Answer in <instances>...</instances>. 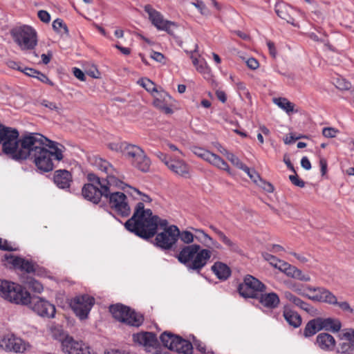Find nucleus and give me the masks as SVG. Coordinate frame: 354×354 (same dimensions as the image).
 <instances>
[{
  "mask_svg": "<svg viewBox=\"0 0 354 354\" xmlns=\"http://www.w3.org/2000/svg\"><path fill=\"white\" fill-rule=\"evenodd\" d=\"M22 147L24 150L18 162L30 160L41 172L53 170V158L57 161L64 158V147L40 133H32L30 139L23 142Z\"/></svg>",
  "mask_w": 354,
  "mask_h": 354,
  "instance_id": "obj_1",
  "label": "nucleus"
},
{
  "mask_svg": "<svg viewBox=\"0 0 354 354\" xmlns=\"http://www.w3.org/2000/svg\"><path fill=\"white\" fill-rule=\"evenodd\" d=\"M168 222L153 215L150 209H145L143 203H137L132 216L124 223L125 228L144 239L153 237L157 232L158 226L167 228Z\"/></svg>",
  "mask_w": 354,
  "mask_h": 354,
  "instance_id": "obj_2",
  "label": "nucleus"
},
{
  "mask_svg": "<svg viewBox=\"0 0 354 354\" xmlns=\"http://www.w3.org/2000/svg\"><path fill=\"white\" fill-rule=\"evenodd\" d=\"M32 133L19 136V131L10 127L0 124V145L1 153L7 158L18 162L23 153V142L30 139Z\"/></svg>",
  "mask_w": 354,
  "mask_h": 354,
  "instance_id": "obj_3",
  "label": "nucleus"
},
{
  "mask_svg": "<svg viewBox=\"0 0 354 354\" xmlns=\"http://www.w3.org/2000/svg\"><path fill=\"white\" fill-rule=\"evenodd\" d=\"M217 252L212 248H203L198 244H191L183 246L177 254V259L180 263L187 264L192 262L190 266H206L217 259Z\"/></svg>",
  "mask_w": 354,
  "mask_h": 354,
  "instance_id": "obj_4",
  "label": "nucleus"
},
{
  "mask_svg": "<svg viewBox=\"0 0 354 354\" xmlns=\"http://www.w3.org/2000/svg\"><path fill=\"white\" fill-rule=\"evenodd\" d=\"M0 297L16 305L26 306L29 303V292L21 285L6 279H0Z\"/></svg>",
  "mask_w": 354,
  "mask_h": 354,
  "instance_id": "obj_5",
  "label": "nucleus"
},
{
  "mask_svg": "<svg viewBox=\"0 0 354 354\" xmlns=\"http://www.w3.org/2000/svg\"><path fill=\"white\" fill-rule=\"evenodd\" d=\"M21 283L26 284L32 292L41 293L44 286L35 276L50 278L48 272L44 267H13Z\"/></svg>",
  "mask_w": 354,
  "mask_h": 354,
  "instance_id": "obj_6",
  "label": "nucleus"
},
{
  "mask_svg": "<svg viewBox=\"0 0 354 354\" xmlns=\"http://www.w3.org/2000/svg\"><path fill=\"white\" fill-rule=\"evenodd\" d=\"M122 150L123 151L122 156L133 167L142 172L149 171L151 160L141 147L127 143Z\"/></svg>",
  "mask_w": 354,
  "mask_h": 354,
  "instance_id": "obj_7",
  "label": "nucleus"
},
{
  "mask_svg": "<svg viewBox=\"0 0 354 354\" xmlns=\"http://www.w3.org/2000/svg\"><path fill=\"white\" fill-rule=\"evenodd\" d=\"M14 41L21 50H32L37 44V32L31 26L24 25L10 31Z\"/></svg>",
  "mask_w": 354,
  "mask_h": 354,
  "instance_id": "obj_8",
  "label": "nucleus"
},
{
  "mask_svg": "<svg viewBox=\"0 0 354 354\" xmlns=\"http://www.w3.org/2000/svg\"><path fill=\"white\" fill-rule=\"evenodd\" d=\"M109 311L116 320L129 326L139 327L143 322L142 315L120 304L111 305Z\"/></svg>",
  "mask_w": 354,
  "mask_h": 354,
  "instance_id": "obj_9",
  "label": "nucleus"
},
{
  "mask_svg": "<svg viewBox=\"0 0 354 354\" xmlns=\"http://www.w3.org/2000/svg\"><path fill=\"white\" fill-rule=\"evenodd\" d=\"M104 198L108 202L110 207L122 217H128L131 214V208L127 202V196L120 192H113L105 188Z\"/></svg>",
  "mask_w": 354,
  "mask_h": 354,
  "instance_id": "obj_10",
  "label": "nucleus"
},
{
  "mask_svg": "<svg viewBox=\"0 0 354 354\" xmlns=\"http://www.w3.org/2000/svg\"><path fill=\"white\" fill-rule=\"evenodd\" d=\"M308 290L315 294L310 298L315 301L328 303L336 305L344 313L348 314L353 313V308L346 301H337V297L328 290L321 287H308Z\"/></svg>",
  "mask_w": 354,
  "mask_h": 354,
  "instance_id": "obj_11",
  "label": "nucleus"
},
{
  "mask_svg": "<svg viewBox=\"0 0 354 354\" xmlns=\"http://www.w3.org/2000/svg\"><path fill=\"white\" fill-rule=\"evenodd\" d=\"M160 339L164 346L178 353L189 354L193 349V345L190 342L171 332H164Z\"/></svg>",
  "mask_w": 354,
  "mask_h": 354,
  "instance_id": "obj_12",
  "label": "nucleus"
},
{
  "mask_svg": "<svg viewBox=\"0 0 354 354\" xmlns=\"http://www.w3.org/2000/svg\"><path fill=\"white\" fill-rule=\"evenodd\" d=\"M30 344L12 333L0 335V350L7 353H23L30 349Z\"/></svg>",
  "mask_w": 354,
  "mask_h": 354,
  "instance_id": "obj_13",
  "label": "nucleus"
},
{
  "mask_svg": "<svg viewBox=\"0 0 354 354\" xmlns=\"http://www.w3.org/2000/svg\"><path fill=\"white\" fill-rule=\"evenodd\" d=\"M29 299V303L26 306H28L37 315L48 319L55 317V306L47 299L39 296L32 297L30 292Z\"/></svg>",
  "mask_w": 354,
  "mask_h": 354,
  "instance_id": "obj_14",
  "label": "nucleus"
},
{
  "mask_svg": "<svg viewBox=\"0 0 354 354\" xmlns=\"http://www.w3.org/2000/svg\"><path fill=\"white\" fill-rule=\"evenodd\" d=\"M265 286L259 279L247 275L242 283L239 286V294L245 298H257L265 290Z\"/></svg>",
  "mask_w": 354,
  "mask_h": 354,
  "instance_id": "obj_15",
  "label": "nucleus"
},
{
  "mask_svg": "<svg viewBox=\"0 0 354 354\" xmlns=\"http://www.w3.org/2000/svg\"><path fill=\"white\" fill-rule=\"evenodd\" d=\"M94 303L95 299L93 297L88 295H82L72 299L70 301V306L80 319H84L87 318Z\"/></svg>",
  "mask_w": 354,
  "mask_h": 354,
  "instance_id": "obj_16",
  "label": "nucleus"
},
{
  "mask_svg": "<svg viewBox=\"0 0 354 354\" xmlns=\"http://www.w3.org/2000/svg\"><path fill=\"white\" fill-rule=\"evenodd\" d=\"M144 9L149 15V18L154 26H156L158 30L166 31L171 35H174V30L178 28L176 23L165 20L160 12L153 9L149 4L146 5Z\"/></svg>",
  "mask_w": 354,
  "mask_h": 354,
  "instance_id": "obj_17",
  "label": "nucleus"
},
{
  "mask_svg": "<svg viewBox=\"0 0 354 354\" xmlns=\"http://www.w3.org/2000/svg\"><path fill=\"white\" fill-rule=\"evenodd\" d=\"M179 229L176 225L165 228L163 232L156 234L155 244L162 250H170L178 241Z\"/></svg>",
  "mask_w": 354,
  "mask_h": 354,
  "instance_id": "obj_18",
  "label": "nucleus"
},
{
  "mask_svg": "<svg viewBox=\"0 0 354 354\" xmlns=\"http://www.w3.org/2000/svg\"><path fill=\"white\" fill-rule=\"evenodd\" d=\"M62 351L67 354H94L91 348L82 342L66 337L62 342Z\"/></svg>",
  "mask_w": 354,
  "mask_h": 354,
  "instance_id": "obj_19",
  "label": "nucleus"
},
{
  "mask_svg": "<svg viewBox=\"0 0 354 354\" xmlns=\"http://www.w3.org/2000/svg\"><path fill=\"white\" fill-rule=\"evenodd\" d=\"M105 188L107 187L104 185H101V187H99L93 183H87L83 186L82 194L86 200L94 204H98L101 198L104 196V189Z\"/></svg>",
  "mask_w": 354,
  "mask_h": 354,
  "instance_id": "obj_20",
  "label": "nucleus"
},
{
  "mask_svg": "<svg viewBox=\"0 0 354 354\" xmlns=\"http://www.w3.org/2000/svg\"><path fill=\"white\" fill-rule=\"evenodd\" d=\"M341 340L337 351L340 354H354V329L343 330L340 334Z\"/></svg>",
  "mask_w": 354,
  "mask_h": 354,
  "instance_id": "obj_21",
  "label": "nucleus"
},
{
  "mask_svg": "<svg viewBox=\"0 0 354 354\" xmlns=\"http://www.w3.org/2000/svg\"><path fill=\"white\" fill-rule=\"evenodd\" d=\"M132 339L135 344L142 346L147 351L154 348L157 344L156 335L151 332L134 333L132 335Z\"/></svg>",
  "mask_w": 354,
  "mask_h": 354,
  "instance_id": "obj_22",
  "label": "nucleus"
},
{
  "mask_svg": "<svg viewBox=\"0 0 354 354\" xmlns=\"http://www.w3.org/2000/svg\"><path fill=\"white\" fill-rule=\"evenodd\" d=\"M153 94L154 100L153 104L157 109H160L166 114H171L173 113L172 109L168 106L171 100V96L164 91H158Z\"/></svg>",
  "mask_w": 354,
  "mask_h": 354,
  "instance_id": "obj_23",
  "label": "nucleus"
},
{
  "mask_svg": "<svg viewBox=\"0 0 354 354\" xmlns=\"http://www.w3.org/2000/svg\"><path fill=\"white\" fill-rule=\"evenodd\" d=\"M53 182L59 189H66L70 188L73 176L66 169H57L53 174Z\"/></svg>",
  "mask_w": 354,
  "mask_h": 354,
  "instance_id": "obj_24",
  "label": "nucleus"
},
{
  "mask_svg": "<svg viewBox=\"0 0 354 354\" xmlns=\"http://www.w3.org/2000/svg\"><path fill=\"white\" fill-rule=\"evenodd\" d=\"M316 344L323 351H331L335 348V339L331 335L322 333L317 336Z\"/></svg>",
  "mask_w": 354,
  "mask_h": 354,
  "instance_id": "obj_25",
  "label": "nucleus"
},
{
  "mask_svg": "<svg viewBox=\"0 0 354 354\" xmlns=\"http://www.w3.org/2000/svg\"><path fill=\"white\" fill-rule=\"evenodd\" d=\"M281 272H283L286 276L293 278L295 279L308 281L310 279V275L308 273L303 272L297 267H277Z\"/></svg>",
  "mask_w": 354,
  "mask_h": 354,
  "instance_id": "obj_26",
  "label": "nucleus"
},
{
  "mask_svg": "<svg viewBox=\"0 0 354 354\" xmlns=\"http://www.w3.org/2000/svg\"><path fill=\"white\" fill-rule=\"evenodd\" d=\"M211 228L214 231V232L218 235L221 241L228 248V249L231 252H235L241 256L244 255L243 250L241 248V247L237 243L232 241L227 236H226L223 232H221L216 227L211 226Z\"/></svg>",
  "mask_w": 354,
  "mask_h": 354,
  "instance_id": "obj_27",
  "label": "nucleus"
},
{
  "mask_svg": "<svg viewBox=\"0 0 354 354\" xmlns=\"http://www.w3.org/2000/svg\"><path fill=\"white\" fill-rule=\"evenodd\" d=\"M166 166L175 174L183 177H188L189 174V166L182 160H171L170 162H166Z\"/></svg>",
  "mask_w": 354,
  "mask_h": 354,
  "instance_id": "obj_28",
  "label": "nucleus"
},
{
  "mask_svg": "<svg viewBox=\"0 0 354 354\" xmlns=\"http://www.w3.org/2000/svg\"><path fill=\"white\" fill-rule=\"evenodd\" d=\"M257 299H259V302L265 307L268 308H274L279 304V298L274 292L265 293L261 292V295Z\"/></svg>",
  "mask_w": 354,
  "mask_h": 354,
  "instance_id": "obj_29",
  "label": "nucleus"
},
{
  "mask_svg": "<svg viewBox=\"0 0 354 354\" xmlns=\"http://www.w3.org/2000/svg\"><path fill=\"white\" fill-rule=\"evenodd\" d=\"M292 8L284 3H277L275 5V12L279 17L286 21L288 24H294V18L291 16Z\"/></svg>",
  "mask_w": 354,
  "mask_h": 354,
  "instance_id": "obj_30",
  "label": "nucleus"
},
{
  "mask_svg": "<svg viewBox=\"0 0 354 354\" xmlns=\"http://www.w3.org/2000/svg\"><path fill=\"white\" fill-rule=\"evenodd\" d=\"M321 330L338 332L342 326L341 322L337 319L319 318Z\"/></svg>",
  "mask_w": 354,
  "mask_h": 354,
  "instance_id": "obj_31",
  "label": "nucleus"
},
{
  "mask_svg": "<svg viewBox=\"0 0 354 354\" xmlns=\"http://www.w3.org/2000/svg\"><path fill=\"white\" fill-rule=\"evenodd\" d=\"M283 316L286 322L290 326L297 328L301 325V318L297 313L288 308H285L283 311Z\"/></svg>",
  "mask_w": 354,
  "mask_h": 354,
  "instance_id": "obj_32",
  "label": "nucleus"
},
{
  "mask_svg": "<svg viewBox=\"0 0 354 354\" xmlns=\"http://www.w3.org/2000/svg\"><path fill=\"white\" fill-rule=\"evenodd\" d=\"M273 102L281 109L284 110L288 114L292 112H297V110H295L294 109L295 104L287 98L275 97L273 99Z\"/></svg>",
  "mask_w": 354,
  "mask_h": 354,
  "instance_id": "obj_33",
  "label": "nucleus"
},
{
  "mask_svg": "<svg viewBox=\"0 0 354 354\" xmlns=\"http://www.w3.org/2000/svg\"><path fill=\"white\" fill-rule=\"evenodd\" d=\"M319 330H321V327L319 318L314 319L306 324L304 330V335L306 337H311Z\"/></svg>",
  "mask_w": 354,
  "mask_h": 354,
  "instance_id": "obj_34",
  "label": "nucleus"
},
{
  "mask_svg": "<svg viewBox=\"0 0 354 354\" xmlns=\"http://www.w3.org/2000/svg\"><path fill=\"white\" fill-rule=\"evenodd\" d=\"M102 185L106 186L109 189H111V185H115V187L122 189H124V187H129L128 185L124 183L122 181L118 179L113 175H108L107 177L104 178ZM129 187L132 189L131 186H129Z\"/></svg>",
  "mask_w": 354,
  "mask_h": 354,
  "instance_id": "obj_35",
  "label": "nucleus"
},
{
  "mask_svg": "<svg viewBox=\"0 0 354 354\" xmlns=\"http://www.w3.org/2000/svg\"><path fill=\"white\" fill-rule=\"evenodd\" d=\"M4 259L11 266H33L31 261L12 254H5Z\"/></svg>",
  "mask_w": 354,
  "mask_h": 354,
  "instance_id": "obj_36",
  "label": "nucleus"
},
{
  "mask_svg": "<svg viewBox=\"0 0 354 354\" xmlns=\"http://www.w3.org/2000/svg\"><path fill=\"white\" fill-rule=\"evenodd\" d=\"M208 162L230 174V170L228 164L219 156L212 153V156L210 157Z\"/></svg>",
  "mask_w": 354,
  "mask_h": 354,
  "instance_id": "obj_37",
  "label": "nucleus"
},
{
  "mask_svg": "<svg viewBox=\"0 0 354 354\" xmlns=\"http://www.w3.org/2000/svg\"><path fill=\"white\" fill-rule=\"evenodd\" d=\"M208 162L230 174V170L228 164L219 156L212 153V156L210 157Z\"/></svg>",
  "mask_w": 354,
  "mask_h": 354,
  "instance_id": "obj_38",
  "label": "nucleus"
},
{
  "mask_svg": "<svg viewBox=\"0 0 354 354\" xmlns=\"http://www.w3.org/2000/svg\"><path fill=\"white\" fill-rule=\"evenodd\" d=\"M225 156L226 158L234 165H235L236 167H238L239 169H242V170H247L248 171L249 170V167H247L245 164H243L241 160L240 159L236 157L234 154H233L232 153L228 151L226 149H223V151H221Z\"/></svg>",
  "mask_w": 354,
  "mask_h": 354,
  "instance_id": "obj_39",
  "label": "nucleus"
},
{
  "mask_svg": "<svg viewBox=\"0 0 354 354\" xmlns=\"http://www.w3.org/2000/svg\"><path fill=\"white\" fill-rule=\"evenodd\" d=\"M39 104L41 106L48 109L50 111H55L59 115L62 113L63 110L62 104L60 102L57 103L55 102H52L48 100L44 99L39 102Z\"/></svg>",
  "mask_w": 354,
  "mask_h": 354,
  "instance_id": "obj_40",
  "label": "nucleus"
},
{
  "mask_svg": "<svg viewBox=\"0 0 354 354\" xmlns=\"http://www.w3.org/2000/svg\"><path fill=\"white\" fill-rule=\"evenodd\" d=\"M212 272L221 280H225L231 275L230 267H211Z\"/></svg>",
  "mask_w": 354,
  "mask_h": 354,
  "instance_id": "obj_41",
  "label": "nucleus"
},
{
  "mask_svg": "<svg viewBox=\"0 0 354 354\" xmlns=\"http://www.w3.org/2000/svg\"><path fill=\"white\" fill-rule=\"evenodd\" d=\"M262 257L270 264V266H277L278 263H281V266H291L288 263L282 261L278 259L277 257L268 252H263Z\"/></svg>",
  "mask_w": 354,
  "mask_h": 354,
  "instance_id": "obj_42",
  "label": "nucleus"
},
{
  "mask_svg": "<svg viewBox=\"0 0 354 354\" xmlns=\"http://www.w3.org/2000/svg\"><path fill=\"white\" fill-rule=\"evenodd\" d=\"M93 164L95 165L100 170L106 174H109L111 170L113 169L111 165L109 162L101 158H95Z\"/></svg>",
  "mask_w": 354,
  "mask_h": 354,
  "instance_id": "obj_43",
  "label": "nucleus"
},
{
  "mask_svg": "<svg viewBox=\"0 0 354 354\" xmlns=\"http://www.w3.org/2000/svg\"><path fill=\"white\" fill-rule=\"evenodd\" d=\"M191 151L198 157L201 158L202 159L209 161L210 157L212 156V153L208 150H206L203 148L194 146L191 148Z\"/></svg>",
  "mask_w": 354,
  "mask_h": 354,
  "instance_id": "obj_44",
  "label": "nucleus"
},
{
  "mask_svg": "<svg viewBox=\"0 0 354 354\" xmlns=\"http://www.w3.org/2000/svg\"><path fill=\"white\" fill-rule=\"evenodd\" d=\"M138 83L152 95L158 91L155 84L148 78H142L138 81Z\"/></svg>",
  "mask_w": 354,
  "mask_h": 354,
  "instance_id": "obj_45",
  "label": "nucleus"
},
{
  "mask_svg": "<svg viewBox=\"0 0 354 354\" xmlns=\"http://www.w3.org/2000/svg\"><path fill=\"white\" fill-rule=\"evenodd\" d=\"M194 237L197 239V236H194V235L187 230L180 232L179 231V235H178V239L180 238V239L185 244L191 245L194 242Z\"/></svg>",
  "mask_w": 354,
  "mask_h": 354,
  "instance_id": "obj_46",
  "label": "nucleus"
},
{
  "mask_svg": "<svg viewBox=\"0 0 354 354\" xmlns=\"http://www.w3.org/2000/svg\"><path fill=\"white\" fill-rule=\"evenodd\" d=\"M334 84L337 88L342 91H347L351 88V83L342 77L337 78Z\"/></svg>",
  "mask_w": 354,
  "mask_h": 354,
  "instance_id": "obj_47",
  "label": "nucleus"
},
{
  "mask_svg": "<svg viewBox=\"0 0 354 354\" xmlns=\"http://www.w3.org/2000/svg\"><path fill=\"white\" fill-rule=\"evenodd\" d=\"M53 28L57 32H60V28H63L64 32L68 35V27L61 19H57L53 22Z\"/></svg>",
  "mask_w": 354,
  "mask_h": 354,
  "instance_id": "obj_48",
  "label": "nucleus"
},
{
  "mask_svg": "<svg viewBox=\"0 0 354 354\" xmlns=\"http://www.w3.org/2000/svg\"><path fill=\"white\" fill-rule=\"evenodd\" d=\"M290 254L296 257L298 260V263L304 264L313 263V257L310 254H297L296 252H291Z\"/></svg>",
  "mask_w": 354,
  "mask_h": 354,
  "instance_id": "obj_49",
  "label": "nucleus"
},
{
  "mask_svg": "<svg viewBox=\"0 0 354 354\" xmlns=\"http://www.w3.org/2000/svg\"><path fill=\"white\" fill-rule=\"evenodd\" d=\"M87 179L89 182H91L90 183H93L99 187H101V185H103L102 183H104V178L101 179L93 173H90L87 175Z\"/></svg>",
  "mask_w": 354,
  "mask_h": 354,
  "instance_id": "obj_50",
  "label": "nucleus"
},
{
  "mask_svg": "<svg viewBox=\"0 0 354 354\" xmlns=\"http://www.w3.org/2000/svg\"><path fill=\"white\" fill-rule=\"evenodd\" d=\"M337 133H339V131L333 127H325L322 130L323 136L328 138H333L336 137Z\"/></svg>",
  "mask_w": 354,
  "mask_h": 354,
  "instance_id": "obj_51",
  "label": "nucleus"
},
{
  "mask_svg": "<svg viewBox=\"0 0 354 354\" xmlns=\"http://www.w3.org/2000/svg\"><path fill=\"white\" fill-rule=\"evenodd\" d=\"M284 297L287 300L295 304L296 306H298L299 304H301V299L289 291L284 292Z\"/></svg>",
  "mask_w": 354,
  "mask_h": 354,
  "instance_id": "obj_52",
  "label": "nucleus"
},
{
  "mask_svg": "<svg viewBox=\"0 0 354 354\" xmlns=\"http://www.w3.org/2000/svg\"><path fill=\"white\" fill-rule=\"evenodd\" d=\"M257 185L268 193H272L274 192L273 185L270 183L267 182L262 178L259 182H258Z\"/></svg>",
  "mask_w": 354,
  "mask_h": 354,
  "instance_id": "obj_53",
  "label": "nucleus"
},
{
  "mask_svg": "<svg viewBox=\"0 0 354 354\" xmlns=\"http://www.w3.org/2000/svg\"><path fill=\"white\" fill-rule=\"evenodd\" d=\"M295 174V175L289 176V180L294 185L301 188L304 187L305 186V182L300 179L296 173Z\"/></svg>",
  "mask_w": 354,
  "mask_h": 354,
  "instance_id": "obj_54",
  "label": "nucleus"
},
{
  "mask_svg": "<svg viewBox=\"0 0 354 354\" xmlns=\"http://www.w3.org/2000/svg\"><path fill=\"white\" fill-rule=\"evenodd\" d=\"M248 175V176L250 178V179L255 183V184H257L258 182L260 181V180L261 179L259 174L254 169H252L251 170L250 168H249V170L247 171V170H243Z\"/></svg>",
  "mask_w": 354,
  "mask_h": 354,
  "instance_id": "obj_55",
  "label": "nucleus"
},
{
  "mask_svg": "<svg viewBox=\"0 0 354 354\" xmlns=\"http://www.w3.org/2000/svg\"><path fill=\"white\" fill-rule=\"evenodd\" d=\"M17 70L24 73L28 76L35 77V76L37 74H39V71H37L35 68H28V67H24V68L17 67Z\"/></svg>",
  "mask_w": 354,
  "mask_h": 354,
  "instance_id": "obj_56",
  "label": "nucleus"
},
{
  "mask_svg": "<svg viewBox=\"0 0 354 354\" xmlns=\"http://www.w3.org/2000/svg\"><path fill=\"white\" fill-rule=\"evenodd\" d=\"M0 250L3 251H16L17 248H14L8 243L7 240L0 238Z\"/></svg>",
  "mask_w": 354,
  "mask_h": 354,
  "instance_id": "obj_57",
  "label": "nucleus"
},
{
  "mask_svg": "<svg viewBox=\"0 0 354 354\" xmlns=\"http://www.w3.org/2000/svg\"><path fill=\"white\" fill-rule=\"evenodd\" d=\"M37 16L39 19L44 23H48L50 20V15L46 10H39L37 13Z\"/></svg>",
  "mask_w": 354,
  "mask_h": 354,
  "instance_id": "obj_58",
  "label": "nucleus"
},
{
  "mask_svg": "<svg viewBox=\"0 0 354 354\" xmlns=\"http://www.w3.org/2000/svg\"><path fill=\"white\" fill-rule=\"evenodd\" d=\"M193 4L194 5L195 7L200 10L201 13L202 15H206L209 14V10L203 1H197L196 3H193Z\"/></svg>",
  "mask_w": 354,
  "mask_h": 354,
  "instance_id": "obj_59",
  "label": "nucleus"
},
{
  "mask_svg": "<svg viewBox=\"0 0 354 354\" xmlns=\"http://www.w3.org/2000/svg\"><path fill=\"white\" fill-rule=\"evenodd\" d=\"M35 78H37L38 80L43 83H46L50 86H53L54 83L48 79V77L41 72L39 71V74H37L35 76Z\"/></svg>",
  "mask_w": 354,
  "mask_h": 354,
  "instance_id": "obj_60",
  "label": "nucleus"
},
{
  "mask_svg": "<svg viewBox=\"0 0 354 354\" xmlns=\"http://www.w3.org/2000/svg\"><path fill=\"white\" fill-rule=\"evenodd\" d=\"M196 232H198L202 234V236L204 239V240L202 241V243H203V244L205 246H208L209 244H214L212 238L210 237L207 234L204 232V231L201 230H197Z\"/></svg>",
  "mask_w": 354,
  "mask_h": 354,
  "instance_id": "obj_61",
  "label": "nucleus"
},
{
  "mask_svg": "<svg viewBox=\"0 0 354 354\" xmlns=\"http://www.w3.org/2000/svg\"><path fill=\"white\" fill-rule=\"evenodd\" d=\"M127 142L111 143L109 145V147L111 149L120 152L123 155L122 148H123L124 145H127Z\"/></svg>",
  "mask_w": 354,
  "mask_h": 354,
  "instance_id": "obj_62",
  "label": "nucleus"
},
{
  "mask_svg": "<svg viewBox=\"0 0 354 354\" xmlns=\"http://www.w3.org/2000/svg\"><path fill=\"white\" fill-rule=\"evenodd\" d=\"M246 64L247 66L252 70L257 69L259 66V62L253 57L249 58L247 60Z\"/></svg>",
  "mask_w": 354,
  "mask_h": 354,
  "instance_id": "obj_63",
  "label": "nucleus"
},
{
  "mask_svg": "<svg viewBox=\"0 0 354 354\" xmlns=\"http://www.w3.org/2000/svg\"><path fill=\"white\" fill-rule=\"evenodd\" d=\"M151 57L160 63L163 62V60L165 59V56L163 55V54L156 51H153L152 54L151 55Z\"/></svg>",
  "mask_w": 354,
  "mask_h": 354,
  "instance_id": "obj_64",
  "label": "nucleus"
}]
</instances>
